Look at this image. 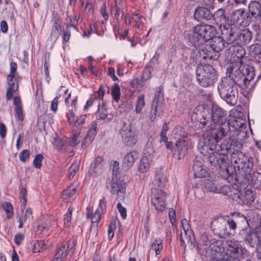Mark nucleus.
Returning a JSON list of instances; mask_svg holds the SVG:
<instances>
[{"mask_svg":"<svg viewBox=\"0 0 261 261\" xmlns=\"http://www.w3.org/2000/svg\"><path fill=\"white\" fill-rule=\"evenodd\" d=\"M246 131L239 132L232 134L229 137L225 139L223 143L218 144L219 150L223 151L225 153L230 154L231 163L236 164L239 170L240 168L249 169L252 166V157L244 154L241 150L243 147V138H246Z\"/></svg>","mask_w":261,"mask_h":261,"instance_id":"f257e3e1","label":"nucleus"},{"mask_svg":"<svg viewBox=\"0 0 261 261\" xmlns=\"http://www.w3.org/2000/svg\"><path fill=\"white\" fill-rule=\"evenodd\" d=\"M193 33L186 36L189 44L200 47L204 43L211 40L217 35L216 28L204 22L196 24L193 27Z\"/></svg>","mask_w":261,"mask_h":261,"instance_id":"f03ea898","label":"nucleus"},{"mask_svg":"<svg viewBox=\"0 0 261 261\" xmlns=\"http://www.w3.org/2000/svg\"><path fill=\"white\" fill-rule=\"evenodd\" d=\"M212 114L210 118L213 120L214 124L218 125V126L215 127L209 125L210 128L208 130L213 131L217 130L216 133L220 135V136L225 137L228 133L229 128L228 124H226L227 113L221 107L216 103H213L211 109Z\"/></svg>","mask_w":261,"mask_h":261,"instance_id":"7ed1b4c3","label":"nucleus"},{"mask_svg":"<svg viewBox=\"0 0 261 261\" xmlns=\"http://www.w3.org/2000/svg\"><path fill=\"white\" fill-rule=\"evenodd\" d=\"M196 76L200 86L208 87L213 85L217 80V71L210 64H199L196 68Z\"/></svg>","mask_w":261,"mask_h":261,"instance_id":"20e7f679","label":"nucleus"},{"mask_svg":"<svg viewBox=\"0 0 261 261\" xmlns=\"http://www.w3.org/2000/svg\"><path fill=\"white\" fill-rule=\"evenodd\" d=\"M216 131L207 129L205 133L206 138L199 140L198 150L204 156H207L213 150L219 151L218 144L224 137L216 134Z\"/></svg>","mask_w":261,"mask_h":261,"instance_id":"39448f33","label":"nucleus"},{"mask_svg":"<svg viewBox=\"0 0 261 261\" xmlns=\"http://www.w3.org/2000/svg\"><path fill=\"white\" fill-rule=\"evenodd\" d=\"M218 91L220 97L230 106H234L238 101V90L236 86H232L228 82L223 80L218 85Z\"/></svg>","mask_w":261,"mask_h":261,"instance_id":"423d86ee","label":"nucleus"},{"mask_svg":"<svg viewBox=\"0 0 261 261\" xmlns=\"http://www.w3.org/2000/svg\"><path fill=\"white\" fill-rule=\"evenodd\" d=\"M237 237L240 242H244L251 247H254L261 241V232L257 229L252 230L251 227L247 226L239 231Z\"/></svg>","mask_w":261,"mask_h":261,"instance_id":"0eeeda50","label":"nucleus"},{"mask_svg":"<svg viewBox=\"0 0 261 261\" xmlns=\"http://www.w3.org/2000/svg\"><path fill=\"white\" fill-rule=\"evenodd\" d=\"M211 40H212V43L206 44L202 49V51H206V56H204L203 58L216 60L219 57V52L225 47L226 43L221 36H215Z\"/></svg>","mask_w":261,"mask_h":261,"instance_id":"6e6552de","label":"nucleus"},{"mask_svg":"<svg viewBox=\"0 0 261 261\" xmlns=\"http://www.w3.org/2000/svg\"><path fill=\"white\" fill-rule=\"evenodd\" d=\"M191 119L195 127L199 129L204 128L211 122L208 111L203 105H199L194 109Z\"/></svg>","mask_w":261,"mask_h":261,"instance_id":"1a4fd4ad","label":"nucleus"},{"mask_svg":"<svg viewBox=\"0 0 261 261\" xmlns=\"http://www.w3.org/2000/svg\"><path fill=\"white\" fill-rule=\"evenodd\" d=\"M167 193L156 188L151 189V202L156 210L163 212L165 208Z\"/></svg>","mask_w":261,"mask_h":261,"instance_id":"9d476101","label":"nucleus"},{"mask_svg":"<svg viewBox=\"0 0 261 261\" xmlns=\"http://www.w3.org/2000/svg\"><path fill=\"white\" fill-rule=\"evenodd\" d=\"M221 31L222 37L227 44H237L238 33L240 32V28L237 25L229 24L223 25Z\"/></svg>","mask_w":261,"mask_h":261,"instance_id":"9b49d317","label":"nucleus"},{"mask_svg":"<svg viewBox=\"0 0 261 261\" xmlns=\"http://www.w3.org/2000/svg\"><path fill=\"white\" fill-rule=\"evenodd\" d=\"M231 22L232 24L238 25L243 27L249 25L251 22V18L244 9L240 8L233 11L231 15Z\"/></svg>","mask_w":261,"mask_h":261,"instance_id":"f8f14e48","label":"nucleus"},{"mask_svg":"<svg viewBox=\"0 0 261 261\" xmlns=\"http://www.w3.org/2000/svg\"><path fill=\"white\" fill-rule=\"evenodd\" d=\"M236 167H237L236 164L233 166L229 165L228 164L226 167L219 168V173L223 179L226 180L229 182H232L236 186L237 184H241V182L236 173Z\"/></svg>","mask_w":261,"mask_h":261,"instance_id":"ddd939ff","label":"nucleus"},{"mask_svg":"<svg viewBox=\"0 0 261 261\" xmlns=\"http://www.w3.org/2000/svg\"><path fill=\"white\" fill-rule=\"evenodd\" d=\"M188 147L187 137L178 138L175 144V148L172 150L173 158L177 160L184 159L188 152Z\"/></svg>","mask_w":261,"mask_h":261,"instance_id":"4468645a","label":"nucleus"},{"mask_svg":"<svg viewBox=\"0 0 261 261\" xmlns=\"http://www.w3.org/2000/svg\"><path fill=\"white\" fill-rule=\"evenodd\" d=\"M217 150H213L206 156L211 165L219 168L226 167L228 164L227 155L225 153H220Z\"/></svg>","mask_w":261,"mask_h":261,"instance_id":"2eb2a0df","label":"nucleus"},{"mask_svg":"<svg viewBox=\"0 0 261 261\" xmlns=\"http://www.w3.org/2000/svg\"><path fill=\"white\" fill-rule=\"evenodd\" d=\"M253 167V159L252 158V166L251 167L248 168H240L242 173V175L245 179L247 181V183L250 185L258 184L261 186V173L259 172H251L252 169Z\"/></svg>","mask_w":261,"mask_h":261,"instance_id":"dca6fc26","label":"nucleus"},{"mask_svg":"<svg viewBox=\"0 0 261 261\" xmlns=\"http://www.w3.org/2000/svg\"><path fill=\"white\" fill-rule=\"evenodd\" d=\"M107 188L113 194L119 193H124L125 191V184L122 181L118 180L116 177L108 178L106 182Z\"/></svg>","mask_w":261,"mask_h":261,"instance_id":"f3484780","label":"nucleus"},{"mask_svg":"<svg viewBox=\"0 0 261 261\" xmlns=\"http://www.w3.org/2000/svg\"><path fill=\"white\" fill-rule=\"evenodd\" d=\"M244 76L242 71L237 69L234 71L233 74L230 79L229 77H224L222 80L226 83L228 82L232 86L237 87L238 86L241 88H244L247 87V86L245 80H244L245 79Z\"/></svg>","mask_w":261,"mask_h":261,"instance_id":"a211bd4d","label":"nucleus"},{"mask_svg":"<svg viewBox=\"0 0 261 261\" xmlns=\"http://www.w3.org/2000/svg\"><path fill=\"white\" fill-rule=\"evenodd\" d=\"M211 8L212 9H213V6L212 7L198 6L194 11V19L197 21H200L203 20H210L212 19L213 12L211 11Z\"/></svg>","mask_w":261,"mask_h":261,"instance_id":"6ab92c4d","label":"nucleus"},{"mask_svg":"<svg viewBox=\"0 0 261 261\" xmlns=\"http://www.w3.org/2000/svg\"><path fill=\"white\" fill-rule=\"evenodd\" d=\"M229 46L225 53L228 54V58L230 57V60L233 59L234 61H237L238 59L242 58L246 54L245 48L241 44H235Z\"/></svg>","mask_w":261,"mask_h":261,"instance_id":"aec40b11","label":"nucleus"},{"mask_svg":"<svg viewBox=\"0 0 261 261\" xmlns=\"http://www.w3.org/2000/svg\"><path fill=\"white\" fill-rule=\"evenodd\" d=\"M227 261H240L244 258L241 248L237 245H229L226 252Z\"/></svg>","mask_w":261,"mask_h":261,"instance_id":"412c9836","label":"nucleus"},{"mask_svg":"<svg viewBox=\"0 0 261 261\" xmlns=\"http://www.w3.org/2000/svg\"><path fill=\"white\" fill-rule=\"evenodd\" d=\"M212 19L220 27L227 25L229 21V17L226 14V11L222 8L218 9L214 13H213Z\"/></svg>","mask_w":261,"mask_h":261,"instance_id":"4be33fe9","label":"nucleus"},{"mask_svg":"<svg viewBox=\"0 0 261 261\" xmlns=\"http://www.w3.org/2000/svg\"><path fill=\"white\" fill-rule=\"evenodd\" d=\"M181 224L185 231V237L189 244V247L193 249L195 247V238L191 230L189 229L190 226L189 221L186 219L181 220Z\"/></svg>","mask_w":261,"mask_h":261,"instance_id":"5701e85b","label":"nucleus"},{"mask_svg":"<svg viewBox=\"0 0 261 261\" xmlns=\"http://www.w3.org/2000/svg\"><path fill=\"white\" fill-rule=\"evenodd\" d=\"M139 158V154L136 151H130L125 155L122 165L123 170H129L134 164L135 161Z\"/></svg>","mask_w":261,"mask_h":261,"instance_id":"b1692460","label":"nucleus"},{"mask_svg":"<svg viewBox=\"0 0 261 261\" xmlns=\"http://www.w3.org/2000/svg\"><path fill=\"white\" fill-rule=\"evenodd\" d=\"M212 227H214V230H216L217 233H219L220 236L223 237H228L231 233L229 231L227 228L226 222L224 220L214 222L212 224Z\"/></svg>","mask_w":261,"mask_h":261,"instance_id":"393cba45","label":"nucleus"},{"mask_svg":"<svg viewBox=\"0 0 261 261\" xmlns=\"http://www.w3.org/2000/svg\"><path fill=\"white\" fill-rule=\"evenodd\" d=\"M97 124L96 121L92 122L88 132L85 137L84 141L82 143V148H84V146L86 147L87 145H89L94 140V137L97 133Z\"/></svg>","mask_w":261,"mask_h":261,"instance_id":"a878e982","label":"nucleus"},{"mask_svg":"<svg viewBox=\"0 0 261 261\" xmlns=\"http://www.w3.org/2000/svg\"><path fill=\"white\" fill-rule=\"evenodd\" d=\"M247 13L249 14L252 19H257L261 13V5L260 3L256 1H251L248 5V12Z\"/></svg>","mask_w":261,"mask_h":261,"instance_id":"bb28decb","label":"nucleus"},{"mask_svg":"<svg viewBox=\"0 0 261 261\" xmlns=\"http://www.w3.org/2000/svg\"><path fill=\"white\" fill-rule=\"evenodd\" d=\"M238 38L237 44H241V45L247 44L252 38V32L248 29H244L242 31L240 29Z\"/></svg>","mask_w":261,"mask_h":261,"instance_id":"cd10ccee","label":"nucleus"},{"mask_svg":"<svg viewBox=\"0 0 261 261\" xmlns=\"http://www.w3.org/2000/svg\"><path fill=\"white\" fill-rule=\"evenodd\" d=\"M103 162V161L101 157L97 156L95 158L91 165L89 170V174L93 176L99 174L102 170Z\"/></svg>","mask_w":261,"mask_h":261,"instance_id":"c85d7f7f","label":"nucleus"},{"mask_svg":"<svg viewBox=\"0 0 261 261\" xmlns=\"http://www.w3.org/2000/svg\"><path fill=\"white\" fill-rule=\"evenodd\" d=\"M226 124H228L229 130H230V127L233 128L235 130V133L233 134H237L239 132L244 131L241 128H243L245 126V123L242 122V120L238 119L236 117H232L228 120L226 121Z\"/></svg>","mask_w":261,"mask_h":261,"instance_id":"c756f323","label":"nucleus"},{"mask_svg":"<svg viewBox=\"0 0 261 261\" xmlns=\"http://www.w3.org/2000/svg\"><path fill=\"white\" fill-rule=\"evenodd\" d=\"M13 105L15 106V112L19 120L22 121L24 119L23 107L21 98L19 96H15L13 98Z\"/></svg>","mask_w":261,"mask_h":261,"instance_id":"7c9ffc66","label":"nucleus"},{"mask_svg":"<svg viewBox=\"0 0 261 261\" xmlns=\"http://www.w3.org/2000/svg\"><path fill=\"white\" fill-rule=\"evenodd\" d=\"M230 215L239 226H249L247 218L244 214L239 212H233L231 213Z\"/></svg>","mask_w":261,"mask_h":261,"instance_id":"2f4dec72","label":"nucleus"},{"mask_svg":"<svg viewBox=\"0 0 261 261\" xmlns=\"http://www.w3.org/2000/svg\"><path fill=\"white\" fill-rule=\"evenodd\" d=\"M152 161L151 155L143 156L139 163V171L141 173L146 172L149 169Z\"/></svg>","mask_w":261,"mask_h":261,"instance_id":"473e14b6","label":"nucleus"},{"mask_svg":"<svg viewBox=\"0 0 261 261\" xmlns=\"http://www.w3.org/2000/svg\"><path fill=\"white\" fill-rule=\"evenodd\" d=\"M101 214L96 211L93 214H90L89 213H87V217L88 218H90L91 221V225L90 228V232L93 230L94 231H97L98 223L101 219Z\"/></svg>","mask_w":261,"mask_h":261,"instance_id":"72a5a7b5","label":"nucleus"},{"mask_svg":"<svg viewBox=\"0 0 261 261\" xmlns=\"http://www.w3.org/2000/svg\"><path fill=\"white\" fill-rule=\"evenodd\" d=\"M235 185L234 186L226 185H224L222 186L219 189H218V192L227 196L230 199H231L233 194H235V192H236L237 188L235 187ZM236 187H237V185Z\"/></svg>","mask_w":261,"mask_h":261,"instance_id":"f704fd0d","label":"nucleus"},{"mask_svg":"<svg viewBox=\"0 0 261 261\" xmlns=\"http://www.w3.org/2000/svg\"><path fill=\"white\" fill-rule=\"evenodd\" d=\"M242 73L244 75V80H245L247 86L249 84V83L252 81L255 76V72L254 67L252 66H248L242 69Z\"/></svg>","mask_w":261,"mask_h":261,"instance_id":"c9c22d12","label":"nucleus"},{"mask_svg":"<svg viewBox=\"0 0 261 261\" xmlns=\"http://www.w3.org/2000/svg\"><path fill=\"white\" fill-rule=\"evenodd\" d=\"M124 141L127 146L133 147L136 144L137 141V138L134 133L129 130L124 137Z\"/></svg>","mask_w":261,"mask_h":261,"instance_id":"e433bc0d","label":"nucleus"},{"mask_svg":"<svg viewBox=\"0 0 261 261\" xmlns=\"http://www.w3.org/2000/svg\"><path fill=\"white\" fill-rule=\"evenodd\" d=\"M250 54L254 58L261 59V44L257 42L249 47Z\"/></svg>","mask_w":261,"mask_h":261,"instance_id":"4c0bfd02","label":"nucleus"},{"mask_svg":"<svg viewBox=\"0 0 261 261\" xmlns=\"http://www.w3.org/2000/svg\"><path fill=\"white\" fill-rule=\"evenodd\" d=\"M231 199L240 205H246L244 194L243 192L238 188H237L236 192L235 194H233Z\"/></svg>","mask_w":261,"mask_h":261,"instance_id":"58836bf2","label":"nucleus"},{"mask_svg":"<svg viewBox=\"0 0 261 261\" xmlns=\"http://www.w3.org/2000/svg\"><path fill=\"white\" fill-rule=\"evenodd\" d=\"M61 28V22L58 19H56L53 25V28L51 32V37L55 39L59 38L60 35V32Z\"/></svg>","mask_w":261,"mask_h":261,"instance_id":"ea45409f","label":"nucleus"},{"mask_svg":"<svg viewBox=\"0 0 261 261\" xmlns=\"http://www.w3.org/2000/svg\"><path fill=\"white\" fill-rule=\"evenodd\" d=\"M130 87L134 91L141 90L145 85V81L141 77V79L134 78L130 83Z\"/></svg>","mask_w":261,"mask_h":261,"instance_id":"a19ab883","label":"nucleus"},{"mask_svg":"<svg viewBox=\"0 0 261 261\" xmlns=\"http://www.w3.org/2000/svg\"><path fill=\"white\" fill-rule=\"evenodd\" d=\"M67 255V249L65 245H62L56 252L51 261H61Z\"/></svg>","mask_w":261,"mask_h":261,"instance_id":"79ce46f5","label":"nucleus"},{"mask_svg":"<svg viewBox=\"0 0 261 261\" xmlns=\"http://www.w3.org/2000/svg\"><path fill=\"white\" fill-rule=\"evenodd\" d=\"M95 115L98 120H104L107 118L108 113L105 105H102L101 107L99 105L98 106V108L95 113Z\"/></svg>","mask_w":261,"mask_h":261,"instance_id":"37998d69","label":"nucleus"},{"mask_svg":"<svg viewBox=\"0 0 261 261\" xmlns=\"http://www.w3.org/2000/svg\"><path fill=\"white\" fill-rule=\"evenodd\" d=\"M246 205H250L255 200V195L252 190L247 189L243 192Z\"/></svg>","mask_w":261,"mask_h":261,"instance_id":"c03bdc74","label":"nucleus"},{"mask_svg":"<svg viewBox=\"0 0 261 261\" xmlns=\"http://www.w3.org/2000/svg\"><path fill=\"white\" fill-rule=\"evenodd\" d=\"M2 208L5 211L8 219H10L13 217L14 214L13 208L10 202H4L2 204Z\"/></svg>","mask_w":261,"mask_h":261,"instance_id":"a18cd8bd","label":"nucleus"},{"mask_svg":"<svg viewBox=\"0 0 261 261\" xmlns=\"http://www.w3.org/2000/svg\"><path fill=\"white\" fill-rule=\"evenodd\" d=\"M111 93L113 99L118 102L120 99V88L118 84L115 83L111 89Z\"/></svg>","mask_w":261,"mask_h":261,"instance_id":"49530a36","label":"nucleus"},{"mask_svg":"<svg viewBox=\"0 0 261 261\" xmlns=\"http://www.w3.org/2000/svg\"><path fill=\"white\" fill-rule=\"evenodd\" d=\"M79 166L80 162L78 161H75L72 164L68 171V176L69 179L72 178L74 177L76 171L79 169Z\"/></svg>","mask_w":261,"mask_h":261,"instance_id":"de8ad7c7","label":"nucleus"},{"mask_svg":"<svg viewBox=\"0 0 261 261\" xmlns=\"http://www.w3.org/2000/svg\"><path fill=\"white\" fill-rule=\"evenodd\" d=\"M194 176L195 177L203 178L205 177L208 174V172L204 166H202L201 168H198L197 170H195L193 171Z\"/></svg>","mask_w":261,"mask_h":261,"instance_id":"09e8293b","label":"nucleus"},{"mask_svg":"<svg viewBox=\"0 0 261 261\" xmlns=\"http://www.w3.org/2000/svg\"><path fill=\"white\" fill-rule=\"evenodd\" d=\"M204 185L205 188L210 192H218V188L217 185L211 180H204Z\"/></svg>","mask_w":261,"mask_h":261,"instance_id":"8fccbe9b","label":"nucleus"},{"mask_svg":"<svg viewBox=\"0 0 261 261\" xmlns=\"http://www.w3.org/2000/svg\"><path fill=\"white\" fill-rule=\"evenodd\" d=\"M145 106L144 95H140L137 100L135 111L137 113H140Z\"/></svg>","mask_w":261,"mask_h":261,"instance_id":"3c124183","label":"nucleus"},{"mask_svg":"<svg viewBox=\"0 0 261 261\" xmlns=\"http://www.w3.org/2000/svg\"><path fill=\"white\" fill-rule=\"evenodd\" d=\"M18 90V82H16V87L11 85L7 89L6 98L7 101L10 100L13 96L14 93Z\"/></svg>","mask_w":261,"mask_h":261,"instance_id":"603ef678","label":"nucleus"},{"mask_svg":"<svg viewBox=\"0 0 261 261\" xmlns=\"http://www.w3.org/2000/svg\"><path fill=\"white\" fill-rule=\"evenodd\" d=\"M162 242V240L157 238L151 245V248L153 250H155L156 255L160 253V251L163 248Z\"/></svg>","mask_w":261,"mask_h":261,"instance_id":"864d4df0","label":"nucleus"},{"mask_svg":"<svg viewBox=\"0 0 261 261\" xmlns=\"http://www.w3.org/2000/svg\"><path fill=\"white\" fill-rule=\"evenodd\" d=\"M46 247H45V243L44 241L41 240H37L35 241L33 248V252H39L40 251L45 250Z\"/></svg>","mask_w":261,"mask_h":261,"instance_id":"5fc2aeb1","label":"nucleus"},{"mask_svg":"<svg viewBox=\"0 0 261 261\" xmlns=\"http://www.w3.org/2000/svg\"><path fill=\"white\" fill-rule=\"evenodd\" d=\"M212 261H227L226 254L224 255L221 251L216 250V253H212Z\"/></svg>","mask_w":261,"mask_h":261,"instance_id":"6e6d98bb","label":"nucleus"},{"mask_svg":"<svg viewBox=\"0 0 261 261\" xmlns=\"http://www.w3.org/2000/svg\"><path fill=\"white\" fill-rule=\"evenodd\" d=\"M253 31L255 32V41L261 44V25L254 24L252 25Z\"/></svg>","mask_w":261,"mask_h":261,"instance_id":"4d7b16f0","label":"nucleus"},{"mask_svg":"<svg viewBox=\"0 0 261 261\" xmlns=\"http://www.w3.org/2000/svg\"><path fill=\"white\" fill-rule=\"evenodd\" d=\"M163 90V87L162 86H160L158 87L155 94L154 96L153 99L152 100L151 106H153L157 102V105H158V102L160 100V98H162L163 99V93L162 92Z\"/></svg>","mask_w":261,"mask_h":261,"instance_id":"13d9d810","label":"nucleus"},{"mask_svg":"<svg viewBox=\"0 0 261 261\" xmlns=\"http://www.w3.org/2000/svg\"><path fill=\"white\" fill-rule=\"evenodd\" d=\"M27 190L25 188H22L21 189L20 193V197L21 198V207H22V211H23L24 206L26 205L27 203Z\"/></svg>","mask_w":261,"mask_h":261,"instance_id":"bf43d9fd","label":"nucleus"},{"mask_svg":"<svg viewBox=\"0 0 261 261\" xmlns=\"http://www.w3.org/2000/svg\"><path fill=\"white\" fill-rule=\"evenodd\" d=\"M107 210V200L105 197H103L99 200L98 207L96 211L101 214H104Z\"/></svg>","mask_w":261,"mask_h":261,"instance_id":"052dcab7","label":"nucleus"},{"mask_svg":"<svg viewBox=\"0 0 261 261\" xmlns=\"http://www.w3.org/2000/svg\"><path fill=\"white\" fill-rule=\"evenodd\" d=\"M173 133L175 136H180V138L187 137L185 135V132L184 127L180 125H177L174 127L173 130Z\"/></svg>","mask_w":261,"mask_h":261,"instance_id":"680f3d73","label":"nucleus"},{"mask_svg":"<svg viewBox=\"0 0 261 261\" xmlns=\"http://www.w3.org/2000/svg\"><path fill=\"white\" fill-rule=\"evenodd\" d=\"M44 157L41 154H37L33 161V165L37 169H40L42 166V161Z\"/></svg>","mask_w":261,"mask_h":261,"instance_id":"e2e57ef3","label":"nucleus"},{"mask_svg":"<svg viewBox=\"0 0 261 261\" xmlns=\"http://www.w3.org/2000/svg\"><path fill=\"white\" fill-rule=\"evenodd\" d=\"M203 165L202 159L200 157L196 156L193 160V171L197 170L198 168H201Z\"/></svg>","mask_w":261,"mask_h":261,"instance_id":"0e129e2a","label":"nucleus"},{"mask_svg":"<svg viewBox=\"0 0 261 261\" xmlns=\"http://www.w3.org/2000/svg\"><path fill=\"white\" fill-rule=\"evenodd\" d=\"M76 191L75 188L69 187L63 192V197L64 199H67L72 196Z\"/></svg>","mask_w":261,"mask_h":261,"instance_id":"69168bd1","label":"nucleus"},{"mask_svg":"<svg viewBox=\"0 0 261 261\" xmlns=\"http://www.w3.org/2000/svg\"><path fill=\"white\" fill-rule=\"evenodd\" d=\"M153 149L151 142H147L146 147L144 150V155L143 156H146L149 155L152 156Z\"/></svg>","mask_w":261,"mask_h":261,"instance_id":"338daca9","label":"nucleus"},{"mask_svg":"<svg viewBox=\"0 0 261 261\" xmlns=\"http://www.w3.org/2000/svg\"><path fill=\"white\" fill-rule=\"evenodd\" d=\"M226 223L229 227V231L231 230L234 231L238 226L237 224L231 217L227 219Z\"/></svg>","mask_w":261,"mask_h":261,"instance_id":"774afa93","label":"nucleus"}]
</instances>
